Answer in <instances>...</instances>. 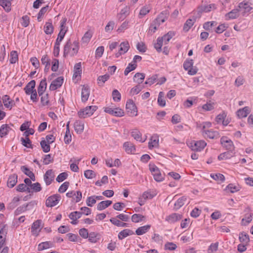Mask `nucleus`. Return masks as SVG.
Listing matches in <instances>:
<instances>
[{
    "label": "nucleus",
    "mask_w": 253,
    "mask_h": 253,
    "mask_svg": "<svg viewBox=\"0 0 253 253\" xmlns=\"http://www.w3.org/2000/svg\"><path fill=\"white\" fill-rule=\"evenodd\" d=\"M92 36V33L90 31H87L84 35L82 39V41L83 43H88Z\"/></svg>",
    "instance_id": "obj_53"
},
{
    "label": "nucleus",
    "mask_w": 253,
    "mask_h": 253,
    "mask_svg": "<svg viewBox=\"0 0 253 253\" xmlns=\"http://www.w3.org/2000/svg\"><path fill=\"white\" fill-rule=\"evenodd\" d=\"M237 16V9H234L225 15L226 20L235 19Z\"/></svg>",
    "instance_id": "obj_59"
},
{
    "label": "nucleus",
    "mask_w": 253,
    "mask_h": 253,
    "mask_svg": "<svg viewBox=\"0 0 253 253\" xmlns=\"http://www.w3.org/2000/svg\"><path fill=\"white\" fill-rule=\"evenodd\" d=\"M211 123L210 122H205L202 123H197V127L201 128L202 134L206 138L214 139L219 137V133L216 131L212 129H208L211 126Z\"/></svg>",
    "instance_id": "obj_1"
},
{
    "label": "nucleus",
    "mask_w": 253,
    "mask_h": 253,
    "mask_svg": "<svg viewBox=\"0 0 253 253\" xmlns=\"http://www.w3.org/2000/svg\"><path fill=\"white\" fill-rule=\"evenodd\" d=\"M211 176L218 182H223L225 180L224 176L221 173H212L211 174Z\"/></svg>",
    "instance_id": "obj_49"
},
{
    "label": "nucleus",
    "mask_w": 253,
    "mask_h": 253,
    "mask_svg": "<svg viewBox=\"0 0 253 253\" xmlns=\"http://www.w3.org/2000/svg\"><path fill=\"white\" fill-rule=\"evenodd\" d=\"M133 234H134V233L132 230L129 229H125L119 232L118 234V238L120 240H123L125 238Z\"/></svg>",
    "instance_id": "obj_29"
},
{
    "label": "nucleus",
    "mask_w": 253,
    "mask_h": 253,
    "mask_svg": "<svg viewBox=\"0 0 253 253\" xmlns=\"http://www.w3.org/2000/svg\"><path fill=\"white\" fill-rule=\"evenodd\" d=\"M11 0H0V5H1L7 12L11 11Z\"/></svg>",
    "instance_id": "obj_33"
},
{
    "label": "nucleus",
    "mask_w": 253,
    "mask_h": 253,
    "mask_svg": "<svg viewBox=\"0 0 253 253\" xmlns=\"http://www.w3.org/2000/svg\"><path fill=\"white\" fill-rule=\"evenodd\" d=\"M207 145L206 142L204 140L191 141L188 146L192 150L194 151H201Z\"/></svg>",
    "instance_id": "obj_9"
},
{
    "label": "nucleus",
    "mask_w": 253,
    "mask_h": 253,
    "mask_svg": "<svg viewBox=\"0 0 253 253\" xmlns=\"http://www.w3.org/2000/svg\"><path fill=\"white\" fill-rule=\"evenodd\" d=\"M36 82L35 80H32L29 82L26 86L24 87V90L27 95H30L35 89Z\"/></svg>",
    "instance_id": "obj_24"
},
{
    "label": "nucleus",
    "mask_w": 253,
    "mask_h": 253,
    "mask_svg": "<svg viewBox=\"0 0 253 253\" xmlns=\"http://www.w3.org/2000/svg\"><path fill=\"white\" fill-rule=\"evenodd\" d=\"M159 139L157 135L152 136L148 143V147L150 149L157 148L159 146Z\"/></svg>",
    "instance_id": "obj_23"
},
{
    "label": "nucleus",
    "mask_w": 253,
    "mask_h": 253,
    "mask_svg": "<svg viewBox=\"0 0 253 253\" xmlns=\"http://www.w3.org/2000/svg\"><path fill=\"white\" fill-rule=\"evenodd\" d=\"M149 170L156 181L161 182L164 180V175L162 174L159 169L157 166L154 164H149Z\"/></svg>",
    "instance_id": "obj_7"
},
{
    "label": "nucleus",
    "mask_w": 253,
    "mask_h": 253,
    "mask_svg": "<svg viewBox=\"0 0 253 253\" xmlns=\"http://www.w3.org/2000/svg\"><path fill=\"white\" fill-rule=\"evenodd\" d=\"M251 109L249 107H245L242 109H238V118H245L250 113Z\"/></svg>",
    "instance_id": "obj_35"
},
{
    "label": "nucleus",
    "mask_w": 253,
    "mask_h": 253,
    "mask_svg": "<svg viewBox=\"0 0 253 253\" xmlns=\"http://www.w3.org/2000/svg\"><path fill=\"white\" fill-rule=\"evenodd\" d=\"M193 64L194 62L192 59H186L183 63V68L184 70H185L186 71L188 70L190 68L193 67Z\"/></svg>",
    "instance_id": "obj_62"
},
{
    "label": "nucleus",
    "mask_w": 253,
    "mask_h": 253,
    "mask_svg": "<svg viewBox=\"0 0 253 253\" xmlns=\"http://www.w3.org/2000/svg\"><path fill=\"white\" fill-rule=\"evenodd\" d=\"M2 100L4 106L9 110H11L15 105L14 101L11 99L10 97L7 95L2 96Z\"/></svg>",
    "instance_id": "obj_21"
},
{
    "label": "nucleus",
    "mask_w": 253,
    "mask_h": 253,
    "mask_svg": "<svg viewBox=\"0 0 253 253\" xmlns=\"http://www.w3.org/2000/svg\"><path fill=\"white\" fill-rule=\"evenodd\" d=\"M129 48V44L127 41L124 42L120 44V48L117 53H116V57H119L122 54L126 53Z\"/></svg>",
    "instance_id": "obj_16"
},
{
    "label": "nucleus",
    "mask_w": 253,
    "mask_h": 253,
    "mask_svg": "<svg viewBox=\"0 0 253 253\" xmlns=\"http://www.w3.org/2000/svg\"><path fill=\"white\" fill-rule=\"evenodd\" d=\"M144 86L140 84H138L137 85L132 87L130 91V94L131 95H134L139 93L141 90L143 88Z\"/></svg>",
    "instance_id": "obj_48"
},
{
    "label": "nucleus",
    "mask_w": 253,
    "mask_h": 253,
    "mask_svg": "<svg viewBox=\"0 0 253 253\" xmlns=\"http://www.w3.org/2000/svg\"><path fill=\"white\" fill-rule=\"evenodd\" d=\"M112 98L115 102H119L121 98V94L117 89H114L112 92Z\"/></svg>",
    "instance_id": "obj_63"
},
{
    "label": "nucleus",
    "mask_w": 253,
    "mask_h": 253,
    "mask_svg": "<svg viewBox=\"0 0 253 253\" xmlns=\"http://www.w3.org/2000/svg\"><path fill=\"white\" fill-rule=\"evenodd\" d=\"M175 35V33L173 31H169L167 34H165L162 37H159L162 39V41L165 44H168L170 40Z\"/></svg>",
    "instance_id": "obj_39"
},
{
    "label": "nucleus",
    "mask_w": 253,
    "mask_h": 253,
    "mask_svg": "<svg viewBox=\"0 0 253 253\" xmlns=\"http://www.w3.org/2000/svg\"><path fill=\"white\" fill-rule=\"evenodd\" d=\"M74 126L75 130L77 133L81 134L84 131V123L83 121L80 120L76 121L74 124Z\"/></svg>",
    "instance_id": "obj_27"
},
{
    "label": "nucleus",
    "mask_w": 253,
    "mask_h": 253,
    "mask_svg": "<svg viewBox=\"0 0 253 253\" xmlns=\"http://www.w3.org/2000/svg\"><path fill=\"white\" fill-rule=\"evenodd\" d=\"M55 175L52 169L47 170L44 174L43 179L46 185H49L54 180Z\"/></svg>",
    "instance_id": "obj_17"
},
{
    "label": "nucleus",
    "mask_w": 253,
    "mask_h": 253,
    "mask_svg": "<svg viewBox=\"0 0 253 253\" xmlns=\"http://www.w3.org/2000/svg\"><path fill=\"white\" fill-rule=\"evenodd\" d=\"M186 198L182 197L179 198L174 203V209L177 210L180 209L184 204Z\"/></svg>",
    "instance_id": "obj_45"
},
{
    "label": "nucleus",
    "mask_w": 253,
    "mask_h": 253,
    "mask_svg": "<svg viewBox=\"0 0 253 253\" xmlns=\"http://www.w3.org/2000/svg\"><path fill=\"white\" fill-rule=\"evenodd\" d=\"M220 143L222 146L229 151H235V147L233 142L227 137L223 136L220 139Z\"/></svg>",
    "instance_id": "obj_11"
},
{
    "label": "nucleus",
    "mask_w": 253,
    "mask_h": 253,
    "mask_svg": "<svg viewBox=\"0 0 253 253\" xmlns=\"http://www.w3.org/2000/svg\"><path fill=\"white\" fill-rule=\"evenodd\" d=\"M104 111L107 113L117 117H122L125 115L124 110L119 107L113 108L110 107H106L104 108Z\"/></svg>",
    "instance_id": "obj_10"
},
{
    "label": "nucleus",
    "mask_w": 253,
    "mask_h": 253,
    "mask_svg": "<svg viewBox=\"0 0 253 253\" xmlns=\"http://www.w3.org/2000/svg\"><path fill=\"white\" fill-rule=\"evenodd\" d=\"M81 100L83 102H86L90 95V88L86 84H84L81 86Z\"/></svg>",
    "instance_id": "obj_14"
},
{
    "label": "nucleus",
    "mask_w": 253,
    "mask_h": 253,
    "mask_svg": "<svg viewBox=\"0 0 253 253\" xmlns=\"http://www.w3.org/2000/svg\"><path fill=\"white\" fill-rule=\"evenodd\" d=\"M131 135L136 141L140 142H143L146 139V138H142L141 133L138 129H133L131 131Z\"/></svg>",
    "instance_id": "obj_25"
},
{
    "label": "nucleus",
    "mask_w": 253,
    "mask_h": 253,
    "mask_svg": "<svg viewBox=\"0 0 253 253\" xmlns=\"http://www.w3.org/2000/svg\"><path fill=\"white\" fill-rule=\"evenodd\" d=\"M123 148L126 153L128 154H134L136 151L135 146L130 142H126L123 144Z\"/></svg>",
    "instance_id": "obj_22"
},
{
    "label": "nucleus",
    "mask_w": 253,
    "mask_h": 253,
    "mask_svg": "<svg viewBox=\"0 0 253 253\" xmlns=\"http://www.w3.org/2000/svg\"><path fill=\"white\" fill-rule=\"evenodd\" d=\"M150 225H145L143 226L138 227L135 231L137 235H142L147 232L150 229Z\"/></svg>",
    "instance_id": "obj_34"
},
{
    "label": "nucleus",
    "mask_w": 253,
    "mask_h": 253,
    "mask_svg": "<svg viewBox=\"0 0 253 253\" xmlns=\"http://www.w3.org/2000/svg\"><path fill=\"white\" fill-rule=\"evenodd\" d=\"M131 221L134 223H138L145 220L146 217L145 216L139 214L135 213L131 216Z\"/></svg>",
    "instance_id": "obj_38"
},
{
    "label": "nucleus",
    "mask_w": 253,
    "mask_h": 253,
    "mask_svg": "<svg viewBox=\"0 0 253 253\" xmlns=\"http://www.w3.org/2000/svg\"><path fill=\"white\" fill-rule=\"evenodd\" d=\"M46 80L44 78L41 81L40 84L38 87V93L39 95H42L43 93H44L46 89Z\"/></svg>",
    "instance_id": "obj_31"
},
{
    "label": "nucleus",
    "mask_w": 253,
    "mask_h": 253,
    "mask_svg": "<svg viewBox=\"0 0 253 253\" xmlns=\"http://www.w3.org/2000/svg\"><path fill=\"white\" fill-rule=\"evenodd\" d=\"M21 170L26 175L29 176L32 181H35V176L34 173L31 171L27 167L23 166L21 167Z\"/></svg>",
    "instance_id": "obj_36"
},
{
    "label": "nucleus",
    "mask_w": 253,
    "mask_h": 253,
    "mask_svg": "<svg viewBox=\"0 0 253 253\" xmlns=\"http://www.w3.org/2000/svg\"><path fill=\"white\" fill-rule=\"evenodd\" d=\"M11 129V127L8 125H2L0 128V136L2 137L6 135Z\"/></svg>",
    "instance_id": "obj_40"
},
{
    "label": "nucleus",
    "mask_w": 253,
    "mask_h": 253,
    "mask_svg": "<svg viewBox=\"0 0 253 253\" xmlns=\"http://www.w3.org/2000/svg\"><path fill=\"white\" fill-rule=\"evenodd\" d=\"M239 239L241 243L238 245V252L242 253L247 250L249 245L250 238L247 233L243 232L240 234Z\"/></svg>",
    "instance_id": "obj_4"
},
{
    "label": "nucleus",
    "mask_w": 253,
    "mask_h": 253,
    "mask_svg": "<svg viewBox=\"0 0 253 253\" xmlns=\"http://www.w3.org/2000/svg\"><path fill=\"white\" fill-rule=\"evenodd\" d=\"M88 241L92 243H95L99 240V234L97 233L92 232L88 234Z\"/></svg>",
    "instance_id": "obj_42"
},
{
    "label": "nucleus",
    "mask_w": 253,
    "mask_h": 253,
    "mask_svg": "<svg viewBox=\"0 0 253 253\" xmlns=\"http://www.w3.org/2000/svg\"><path fill=\"white\" fill-rule=\"evenodd\" d=\"M96 106H89L81 109L78 112V115L80 118H86L91 116L97 110Z\"/></svg>",
    "instance_id": "obj_6"
},
{
    "label": "nucleus",
    "mask_w": 253,
    "mask_h": 253,
    "mask_svg": "<svg viewBox=\"0 0 253 253\" xmlns=\"http://www.w3.org/2000/svg\"><path fill=\"white\" fill-rule=\"evenodd\" d=\"M79 50V42L77 41L72 42L71 40H69L64 45L63 56L64 57L68 55L74 56L78 53Z\"/></svg>",
    "instance_id": "obj_2"
},
{
    "label": "nucleus",
    "mask_w": 253,
    "mask_h": 253,
    "mask_svg": "<svg viewBox=\"0 0 253 253\" xmlns=\"http://www.w3.org/2000/svg\"><path fill=\"white\" fill-rule=\"evenodd\" d=\"M167 19L166 15L163 12L161 13L158 17L153 21L154 23L160 26L161 24L165 22Z\"/></svg>",
    "instance_id": "obj_44"
},
{
    "label": "nucleus",
    "mask_w": 253,
    "mask_h": 253,
    "mask_svg": "<svg viewBox=\"0 0 253 253\" xmlns=\"http://www.w3.org/2000/svg\"><path fill=\"white\" fill-rule=\"evenodd\" d=\"M17 182V175L16 174H12L10 175L7 180V186L10 188L13 187Z\"/></svg>",
    "instance_id": "obj_37"
},
{
    "label": "nucleus",
    "mask_w": 253,
    "mask_h": 253,
    "mask_svg": "<svg viewBox=\"0 0 253 253\" xmlns=\"http://www.w3.org/2000/svg\"><path fill=\"white\" fill-rule=\"evenodd\" d=\"M112 202L110 200L103 201L99 203L97 206V209L99 211H102L110 206Z\"/></svg>",
    "instance_id": "obj_41"
},
{
    "label": "nucleus",
    "mask_w": 253,
    "mask_h": 253,
    "mask_svg": "<svg viewBox=\"0 0 253 253\" xmlns=\"http://www.w3.org/2000/svg\"><path fill=\"white\" fill-rule=\"evenodd\" d=\"M67 22L66 18H63L60 21V30L59 33L66 34L68 31V27L66 26Z\"/></svg>",
    "instance_id": "obj_52"
},
{
    "label": "nucleus",
    "mask_w": 253,
    "mask_h": 253,
    "mask_svg": "<svg viewBox=\"0 0 253 253\" xmlns=\"http://www.w3.org/2000/svg\"><path fill=\"white\" fill-rule=\"evenodd\" d=\"M164 93L162 91L159 92L158 98V103L159 106L161 107H165L166 106V101L164 98Z\"/></svg>",
    "instance_id": "obj_57"
},
{
    "label": "nucleus",
    "mask_w": 253,
    "mask_h": 253,
    "mask_svg": "<svg viewBox=\"0 0 253 253\" xmlns=\"http://www.w3.org/2000/svg\"><path fill=\"white\" fill-rule=\"evenodd\" d=\"M52 247V244L50 242H42L38 245V251H41L43 250L49 249Z\"/></svg>",
    "instance_id": "obj_46"
},
{
    "label": "nucleus",
    "mask_w": 253,
    "mask_h": 253,
    "mask_svg": "<svg viewBox=\"0 0 253 253\" xmlns=\"http://www.w3.org/2000/svg\"><path fill=\"white\" fill-rule=\"evenodd\" d=\"M182 218V215L178 213H172L166 216L165 220L169 223H174L180 220Z\"/></svg>",
    "instance_id": "obj_15"
},
{
    "label": "nucleus",
    "mask_w": 253,
    "mask_h": 253,
    "mask_svg": "<svg viewBox=\"0 0 253 253\" xmlns=\"http://www.w3.org/2000/svg\"><path fill=\"white\" fill-rule=\"evenodd\" d=\"M130 13V7L126 6L123 8L120 12L118 13L117 17L120 21L124 20Z\"/></svg>",
    "instance_id": "obj_19"
},
{
    "label": "nucleus",
    "mask_w": 253,
    "mask_h": 253,
    "mask_svg": "<svg viewBox=\"0 0 253 253\" xmlns=\"http://www.w3.org/2000/svg\"><path fill=\"white\" fill-rule=\"evenodd\" d=\"M145 78V74L143 73H137L134 76V82L140 84H141Z\"/></svg>",
    "instance_id": "obj_47"
},
{
    "label": "nucleus",
    "mask_w": 253,
    "mask_h": 253,
    "mask_svg": "<svg viewBox=\"0 0 253 253\" xmlns=\"http://www.w3.org/2000/svg\"><path fill=\"white\" fill-rule=\"evenodd\" d=\"M110 221L114 225L118 226V227H126L127 226V224L125 222H123L120 221L118 218H117V216L115 217L111 218L110 219Z\"/></svg>",
    "instance_id": "obj_43"
},
{
    "label": "nucleus",
    "mask_w": 253,
    "mask_h": 253,
    "mask_svg": "<svg viewBox=\"0 0 253 253\" xmlns=\"http://www.w3.org/2000/svg\"><path fill=\"white\" fill-rule=\"evenodd\" d=\"M21 141L22 145L25 147L29 148H32V142L29 137L25 136V138L22 137L21 138Z\"/></svg>",
    "instance_id": "obj_54"
},
{
    "label": "nucleus",
    "mask_w": 253,
    "mask_h": 253,
    "mask_svg": "<svg viewBox=\"0 0 253 253\" xmlns=\"http://www.w3.org/2000/svg\"><path fill=\"white\" fill-rule=\"evenodd\" d=\"M136 67L137 64L135 63H133L132 62L129 63L124 71L125 75L127 76L129 72L134 70L136 68Z\"/></svg>",
    "instance_id": "obj_56"
},
{
    "label": "nucleus",
    "mask_w": 253,
    "mask_h": 253,
    "mask_svg": "<svg viewBox=\"0 0 253 253\" xmlns=\"http://www.w3.org/2000/svg\"><path fill=\"white\" fill-rule=\"evenodd\" d=\"M60 200V196L58 195H53L48 197L46 200L45 205L47 207H54L58 204Z\"/></svg>",
    "instance_id": "obj_12"
},
{
    "label": "nucleus",
    "mask_w": 253,
    "mask_h": 253,
    "mask_svg": "<svg viewBox=\"0 0 253 253\" xmlns=\"http://www.w3.org/2000/svg\"><path fill=\"white\" fill-rule=\"evenodd\" d=\"M126 109L127 114L130 117L137 116V108L131 99H129L126 101Z\"/></svg>",
    "instance_id": "obj_8"
},
{
    "label": "nucleus",
    "mask_w": 253,
    "mask_h": 253,
    "mask_svg": "<svg viewBox=\"0 0 253 253\" xmlns=\"http://www.w3.org/2000/svg\"><path fill=\"white\" fill-rule=\"evenodd\" d=\"M43 29L44 32L47 35H51L53 33L54 27L51 20L45 23Z\"/></svg>",
    "instance_id": "obj_30"
},
{
    "label": "nucleus",
    "mask_w": 253,
    "mask_h": 253,
    "mask_svg": "<svg viewBox=\"0 0 253 253\" xmlns=\"http://www.w3.org/2000/svg\"><path fill=\"white\" fill-rule=\"evenodd\" d=\"M235 151H227V152L220 154L218 157V159L219 161L229 159L235 156Z\"/></svg>",
    "instance_id": "obj_26"
},
{
    "label": "nucleus",
    "mask_w": 253,
    "mask_h": 253,
    "mask_svg": "<svg viewBox=\"0 0 253 253\" xmlns=\"http://www.w3.org/2000/svg\"><path fill=\"white\" fill-rule=\"evenodd\" d=\"M195 22L194 19H188L186 20L183 26V30L187 32L192 27Z\"/></svg>",
    "instance_id": "obj_51"
},
{
    "label": "nucleus",
    "mask_w": 253,
    "mask_h": 253,
    "mask_svg": "<svg viewBox=\"0 0 253 253\" xmlns=\"http://www.w3.org/2000/svg\"><path fill=\"white\" fill-rule=\"evenodd\" d=\"M241 214H243V218L241 221V225L246 226L252 221L253 213L251 209L247 207L245 208Z\"/></svg>",
    "instance_id": "obj_5"
},
{
    "label": "nucleus",
    "mask_w": 253,
    "mask_h": 253,
    "mask_svg": "<svg viewBox=\"0 0 253 253\" xmlns=\"http://www.w3.org/2000/svg\"><path fill=\"white\" fill-rule=\"evenodd\" d=\"M82 64L81 62L76 63L74 67V74L73 78L74 79L80 78L82 74Z\"/></svg>",
    "instance_id": "obj_28"
},
{
    "label": "nucleus",
    "mask_w": 253,
    "mask_h": 253,
    "mask_svg": "<svg viewBox=\"0 0 253 253\" xmlns=\"http://www.w3.org/2000/svg\"><path fill=\"white\" fill-rule=\"evenodd\" d=\"M42 220L38 219L33 222L31 226V233L33 235L38 236L41 232Z\"/></svg>",
    "instance_id": "obj_13"
},
{
    "label": "nucleus",
    "mask_w": 253,
    "mask_h": 253,
    "mask_svg": "<svg viewBox=\"0 0 253 253\" xmlns=\"http://www.w3.org/2000/svg\"><path fill=\"white\" fill-rule=\"evenodd\" d=\"M64 79L62 77H59L53 81L49 86L50 90H55L59 88L63 83Z\"/></svg>",
    "instance_id": "obj_20"
},
{
    "label": "nucleus",
    "mask_w": 253,
    "mask_h": 253,
    "mask_svg": "<svg viewBox=\"0 0 253 253\" xmlns=\"http://www.w3.org/2000/svg\"><path fill=\"white\" fill-rule=\"evenodd\" d=\"M150 9L149 7L147 5L144 6L142 7L139 12V17L140 18H142L143 16L146 15L150 12Z\"/></svg>",
    "instance_id": "obj_61"
},
{
    "label": "nucleus",
    "mask_w": 253,
    "mask_h": 253,
    "mask_svg": "<svg viewBox=\"0 0 253 253\" xmlns=\"http://www.w3.org/2000/svg\"><path fill=\"white\" fill-rule=\"evenodd\" d=\"M217 23L215 21L207 22L204 23L203 28L207 31H210L212 27H215Z\"/></svg>",
    "instance_id": "obj_64"
},
{
    "label": "nucleus",
    "mask_w": 253,
    "mask_h": 253,
    "mask_svg": "<svg viewBox=\"0 0 253 253\" xmlns=\"http://www.w3.org/2000/svg\"><path fill=\"white\" fill-rule=\"evenodd\" d=\"M41 97V102L43 106H49L51 105V102L49 99L48 94L43 93L42 95H39Z\"/></svg>",
    "instance_id": "obj_32"
},
{
    "label": "nucleus",
    "mask_w": 253,
    "mask_h": 253,
    "mask_svg": "<svg viewBox=\"0 0 253 253\" xmlns=\"http://www.w3.org/2000/svg\"><path fill=\"white\" fill-rule=\"evenodd\" d=\"M216 8V6L214 4H210L208 5H203L198 7L197 11L199 13L203 12H209Z\"/></svg>",
    "instance_id": "obj_18"
},
{
    "label": "nucleus",
    "mask_w": 253,
    "mask_h": 253,
    "mask_svg": "<svg viewBox=\"0 0 253 253\" xmlns=\"http://www.w3.org/2000/svg\"><path fill=\"white\" fill-rule=\"evenodd\" d=\"M218 246L219 243L217 242L214 243H211L208 247V249L207 250V253H215L217 251Z\"/></svg>",
    "instance_id": "obj_50"
},
{
    "label": "nucleus",
    "mask_w": 253,
    "mask_h": 253,
    "mask_svg": "<svg viewBox=\"0 0 253 253\" xmlns=\"http://www.w3.org/2000/svg\"><path fill=\"white\" fill-rule=\"evenodd\" d=\"M9 61L11 64L15 63L18 59V55L16 51L13 50L10 52Z\"/></svg>",
    "instance_id": "obj_55"
},
{
    "label": "nucleus",
    "mask_w": 253,
    "mask_h": 253,
    "mask_svg": "<svg viewBox=\"0 0 253 253\" xmlns=\"http://www.w3.org/2000/svg\"><path fill=\"white\" fill-rule=\"evenodd\" d=\"M253 8L252 4L249 0H244L238 5V15L246 16Z\"/></svg>",
    "instance_id": "obj_3"
},
{
    "label": "nucleus",
    "mask_w": 253,
    "mask_h": 253,
    "mask_svg": "<svg viewBox=\"0 0 253 253\" xmlns=\"http://www.w3.org/2000/svg\"><path fill=\"white\" fill-rule=\"evenodd\" d=\"M50 143H48L45 140H42L41 141V147L43 151L45 153H47L50 151Z\"/></svg>",
    "instance_id": "obj_58"
},
{
    "label": "nucleus",
    "mask_w": 253,
    "mask_h": 253,
    "mask_svg": "<svg viewBox=\"0 0 253 253\" xmlns=\"http://www.w3.org/2000/svg\"><path fill=\"white\" fill-rule=\"evenodd\" d=\"M161 40V38L158 37L157 39V42L154 43V47L158 52L162 51V47L163 44V42Z\"/></svg>",
    "instance_id": "obj_60"
}]
</instances>
